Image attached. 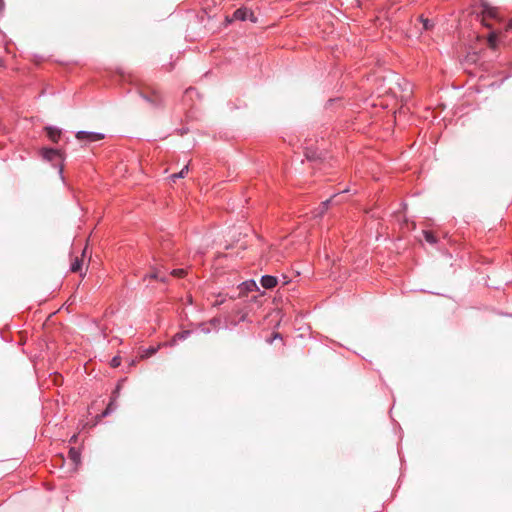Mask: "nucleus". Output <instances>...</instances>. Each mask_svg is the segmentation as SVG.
I'll use <instances>...</instances> for the list:
<instances>
[{
  "instance_id": "f257e3e1",
  "label": "nucleus",
  "mask_w": 512,
  "mask_h": 512,
  "mask_svg": "<svg viewBox=\"0 0 512 512\" xmlns=\"http://www.w3.org/2000/svg\"><path fill=\"white\" fill-rule=\"evenodd\" d=\"M490 20L501 21L499 11L497 8L492 7L488 4H482L481 22L485 27L492 28Z\"/></svg>"
},
{
  "instance_id": "f03ea898",
  "label": "nucleus",
  "mask_w": 512,
  "mask_h": 512,
  "mask_svg": "<svg viewBox=\"0 0 512 512\" xmlns=\"http://www.w3.org/2000/svg\"><path fill=\"white\" fill-rule=\"evenodd\" d=\"M232 20H240V21L250 20L251 22L255 23L257 21V18L255 17L254 13L251 10H249L245 7H242V8L237 9L233 13V17L230 21H232Z\"/></svg>"
},
{
  "instance_id": "7ed1b4c3",
  "label": "nucleus",
  "mask_w": 512,
  "mask_h": 512,
  "mask_svg": "<svg viewBox=\"0 0 512 512\" xmlns=\"http://www.w3.org/2000/svg\"><path fill=\"white\" fill-rule=\"evenodd\" d=\"M141 96L153 107H161L163 105V97L157 91L150 93L141 92Z\"/></svg>"
},
{
  "instance_id": "20e7f679",
  "label": "nucleus",
  "mask_w": 512,
  "mask_h": 512,
  "mask_svg": "<svg viewBox=\"0 0 512 512\" xmlns=\"http://www.w3.org/2000/svg\"><path fill=\"white\" fill-rule=\"evenodd\" d=\"M76 138L80 141L97 142L104 138V134L97 132L78 131Z\"/></svg>"
},
{
  "instance_id": "39448f33",
  "label": "nucleus",
  "mask_w": 512,
  "mask_h": 512,
  "mask_svg": "<svg viewBox=\"0 0 512 512\" xmlns=\"http://www.w3.org/2000/svg\"><path fill=\"white\" fill-rule=\"evenodd\" d=\"M86 248L83 249L81 256H75L70 264V271L73 273H80V276H84L85 274L82 273L83 268V257L85 255Z\"/></svg>"
},
{
  "instance_id": "423d86ee",
  "label": "nucleus",
  "mask_w": 512,
  "mask_h": 512,
  "mask_svg": "<svg viewBox=\"0 0 512 512\" xmlns=\"http://www.w3.org/2000/svg\"><path fill=\"white\" fill-rule=\"evenodd\" d=\"M502 36H503L502 30H494V31L490 32L487 37V43H488L489 48H491L492 50H496L498 48V42L502 38Z\"/></svg>"
},
{
  "instance_id": "0eeeda50",
  "label": "nucleus",
  "mask_w": 512,
  "mask_h": 512,
  "mask_svg": "<svg viewBox=\"0 0 512 512\" xmlns=\"http://www.w3.org/2000/svg\"><path fill=\"white\" fill-rule=\"evenodd\" d=\"M41 155L43 159L47 161H53L56 158H61L62 154L60 150L54 149V148H43L41 150Z\"/></svg>"
},
{
  "instance_id": "6e6552de",
  "label": "nucleus",
  "mask_w": 512,
  "mask_h": 512,
  "mask_svg": "<svg viewBox=\"0 0 512 512\" xmlns=\"http://www.w3.org/2000/svg\"><path fill=\"white\" fill-rule=\"evenodd\" d=\"M260 283L265 289H273L276 287L278 280L275 276L264 275L261 277Z\"/></svg>"
},
{
  "instance_id": "1a4fd4ad",
  "label": "nucleus",
  "mask_w": 512,
  "mask_h": 512,
  "mask_svg": "<svg viewBox=\"0 0 512 512\" xmlns=\"http://www.w3.org/2000/svg\"><path fill=\"white\" fill-rule=\"evenodd\" d=\"M47 137L54 143H58L61 137V130L56 127H46L45 128Z\"/></svg>"
},
{
  "instance_id": "9d476101",
  "label": "nucleus",
  "mask_w": 512,
  "mask_h": 512,
  "mask_svg": "<svg viewBox=\"0 0 512 512\" xmlns=\"http://www.w3.org/2000/svg\"><path fill=\"white\" fill-rule=\"evenodd\" d=\"M190 333L191 332L189 330H184V331L176 333L172 338V343L174 344L178 341L185 340L186 338L189 337Z\"/></svg>"
},
{
  "instance_id": "9b49d317",
  "label": "nucleus",
  "mask_w": 512,
  "mask_h": 512,
  "mask_svg": "<svg viewBox=\"0 0 512 512\" xmlns=\"http://www.w3.org/2000/svg\"><path fill=\"white\" fill-rule=\"evenodd\" d=\"M423 236H424V239L430 243V244H436L437 243V238L436 236L434 235V233L432 231H429V230H424L423 231Z\"/></svg>"
},
{
  "instance_id": "f8f14e48",
  "label": "nucleus",
  "mask_w": 512,
  "mask_h": 512,
  "mask_svg": "<svg viewBox=\"0 0 512 512\" xmlns=\"http://www.w3.org/2000/svg\"><path fill=\"white\" fill-rule=\"evenodd\" d=\"M188 169V165H185L180 172L172 174L171 181L175 183L177 179L183 178L188 173Z\"/></svg>"
},
{
  "instance_id": "ddd939ff",
  "label": "nucleus",
  "mask_w": 512,
  "mask_h": 512,
  "mask_svg": "<svg viewBox=\"0 0 512 512\" xmlns=\"http://www.w3.org/2000/svg\"><path fill=\"white\" fill-rule=\"evenodd\" d=\"M68 455L73 463L78 464L80 462V452L76 448H71Z\"/></svg>"
},
{
  "instance_id": "4468645a",
  "label": "nucleus",
  "mask_w": 512,
  "mask_h": 512,
  "mask_svg": "<svg viewBox=\"0 0 512 512\" xmlns=\"http://www.w3.org/2000/svg\"><path fill=\"white\" fill-rule=\"evenodd\" d=\"M240 289L245 291H252L254 288H256V283L254 280L245 281L240 284Z\"/></svg>"
},
{
  "instance_id": "2eb2a0df",
  "label": "nucleus",
  "mask_w": 512,
  "mask_h": 512,
  "mask_svg": "<svg viewBox=\"0 0 512 512\" xmlns=\"http://www.w3.org/2000/svg\"><path fill=\"white\" fill-rule=\"evenodd\" d=\"M158 348H159V347H149V348H147V349H145V350L143 351V353L141 354V356H140V357H141L142 359H143V358H148V357H150V356L154 355V354L158 351Z\"/></svg>"
},
{
  "instance_id": "dca6fc26",
  "label": "nucleus",
  "mask_w": 512,
  "mask_h": 512,
  "mask_svg": "<svg viewBox=\"0 0 512 512\" xmlns=\"http://www.w3.org/2000/svg\"><path fill=\"white\" fill-rule=\"evenodd\" d=\"M173 277L183 278L187 274V270L183 268L173 269L170 273Z\"/></svg>"
},
{
  "instance_id": "f3484780",
  "label": "nucleus",
  "mask_w": 512,
  "mask_h": 512,
  "mask_svg": "<svg viewBox=\"0 0 512 512\" xmlns=\"http://www.w3.org/2000/svg\"><path fill=\"white\" fill-rule=\"evenodd\" d=\"M420 21L422 22L423 24V29L424 30H430L432 27H433V23L429 20V19H426V18H423L422 16L420 17Z\"/></svg>"
},
{
  "instance_id": "a211bd4d",
  "label": "nucleus",
  "mask_w": 512,
  "mask_h": 512,
  "mask_svg": "<svg viewBox=\"0 0 512 512\" xmlns=\"http://www.w3.org/2000/svg\"><path fill=\"white\" fill-rule=\"evenodd\" d=\"M115 409L114 400H111L110 403L107 405L106 409L103 411L102 416H107Z\"/></svg>"
},
{
  "instance_id": "6ab92c4d",
  "label": "nucleus",
  "mask_w": 512,
  "mask_h": 512,
  "mask_svg": "<svg viewBox=\"0 0 512 512\" xmlns=\"http://www.w3.org/2000/svg\"><path fill=\"white\" fill-rule=\"evenodd\" d=\"M121 365V357L120 356H114L110 361V366L112 368H117Z\"/></svg>"
},
{
  "instance_id": "aec40b11",
  "label": "nucleus",
  "mask_w": 512,
  "mask_h": 512,
  "mask_svg": "<svg viewBox=\"0 0 512 512\" xmlns=\"http://www.w3.org/2000/svg\"><path fill=\"white\" fill-rule=\"evenodd\" d=\"M305 156L307 157V159L309 160H316L319 158V155L314 152V151H310L306 148V152H305Z\"/></svg>"
},
{
  "instance_id": "412c9836",
  "label": "nucleus",
  "mask_w": 512,
  "mask_h": 512,
  "mask_svg": "<svg viewBox=\"0 0 512 512\" xmlns=\"http://www.w3.org/2000/svg\"><path fill=\"white\" fill-rule=\"evenodd\" d=\"M330 202H331V199H328V200H326V201L321 203V210L317 214L318 216H321L328 209V205H329Z\"/></svg>"
},
{
  "instance_id": "4be33fe9",
  "label": "nucleus",
  "mask_w": 512,
  "mask_h": 512,
  "mask_svg": "<svg viewBox=\"0 0 512 512\" xmlns=\"http://www.w3.org/2000/svg\"><path fill=\"white\" fill-rule=\"evenodd\" d=\"M148 277L151 279H159L161 281H165V278L161 277L159 272H153Z\"/></svg>"
},
{
  "instance_id": "5701e85b",
  "label": "nucleus",
  "mask_w": 512,
  "mask_h": 512,
  "mask_svg": "<svg viewBox=\"0 0 512 512\" xmlns=\"http://www.w3.org/2000/svg\"><path fill=\"white\" fill-rule=\"evenodd\" d=\"M208 324H209L210 326H213V328H214V329H216V328L219 326V324H220V320H219V319H217V318H213V319H211V320L209 321V323H208Z\"/></svg>"
},
{
  "instance_id": "b1692460",
  "label": "nucleus",
  "mask_w": 512,
  "mask_h": 512,
  "mask_svg": "<svg viewBox=\"0 0 512 512\" xmlns=\"http://www.w3.org/2000/svg\"><path fill=\"white\" fill-rule=\"evenodd\" d=\"M208 324L206 323H202L199 325V328L201 329L202 332L204 333H210L211 332V328L207 326Z\"/></svg>"
},
{
  "instance_id": "393cba45",
  "label": "nucleus",
  "mask_w": 512,
  "mask_h": 512,
  "mask_svg": "<svg viewBox=\"0 0 512 512\" xmlns=\"http://www.w3.org/2000/svg\"><path fill=\"white\" fill-rule=\"evenodd\" d=\"M282 339L281 335L279 333H274L270 339H268L269 343H272L274 339Z\"/></svg>"
},
{
  "instance_id": "a878e982",
  "label": "nucleus",
  "mask_w": 512,
  "mask_h": 512,
  "mask_svg": "<svg viewBox=\"0 0 512 512\" xmlns=\"http://www.w3.org/2000/svg\"><path fill=\"white\" fill-rule=\"evenodd\" d=\"M512 30V18L508 21V23L505 25V31H511Z\"/></svg>"
},
{
  "instance_id": "bb28decb",
  "label": "nucleus",
  "mask_w": 512,
  "mask_h": 512,
  "mask_svg": "<svg viewBox=\"0 0 512 512\" xmlns=\"http://www.w3.org/2000/svg\"><path fill=\"white\" fill-rule=\"evenodd\" d=\"M5 3L4 0H0V13L4 10Z\"/></svg>"
},
{
  "instance_id": "cd10ccee",
  "label": "nucleus",
  "mask_w": 512,
  "mask_h": 512,
  "mask_svg": "<svg viewBox=\"0 0 512 512\" xmlns=\"http://www.w3.org/2000/svg\"><path fill=\"white\" fill-rule=\"evenodd\" d=\"M0 67H4V62L2 59H0Z\"/></svg>"
},
{
  "instance_id": "c85d7f7f",
  "label": "nucleus",
  "mask_w": 512,
  "mask_h": 512,
  "mask_svg": "<svg viewBox=\"0 0 512 512\" xmlns=\"http://www.w3.org/2000/svg\"><path fill=\"white\" fill-rule=\"evenodd\" d=\"M193 90L192 89H187L185 94H189L190 92H192Z\"/></svg>"
}]
</instances>
